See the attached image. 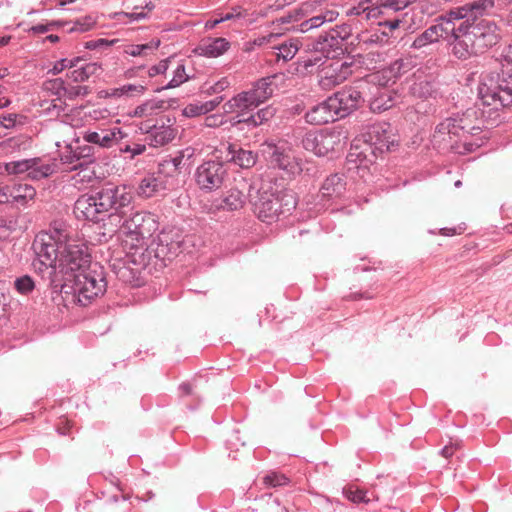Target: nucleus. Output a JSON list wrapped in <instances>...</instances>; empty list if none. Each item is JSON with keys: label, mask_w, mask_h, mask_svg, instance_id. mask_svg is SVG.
I'll return each instance as SVG.
<instances>
[{"label": "nucleus", "mask_w": 512, "mask_h": 512, "mask_svg": "<svg viewBox=\"0 0 512 512\" xmlns=\"http://www.w3.org/2000/svg\"><path fill=\"white\" fill-rule=\"evenodd\" d=\"M205 114L202 104H189L183 109V115L189 118Z\"/></svg>", "instance_id": "obj_55"}, {"label": "nucleus", "mask_w": 512, "mask_h": 512, "mask_svg": "<svg viewBox=\"0 0 512 512\" xmlns=\"http://www.w3.org/2000/svg\"><path fill=\"white\" fill-rule=\"evenodd\" d=\"M436 92L435 85L427 79H417L410 87V93L417 98L427 99Z\"/></svg>", "instance_id": "obj_35"}, {"label": "nucleus", "mask_w": 512, "mask_h": 512, "mask_svg": "<svg viewBox=\"0 0 512 512\" xmlns=\"http://www.w3.org/2000/svg\"><path fill=\"white\" fill-rule=\"evenodd\" d=\"M67 63H68L67 58H62V59L56 61L55 64L53 65V67L51 69H49L48 73H50L52 75H57V74L61 73L63 70H65L67 68Z\"/></svg>", "instance_id": "obj_64"}, {"label": "nucleus", "mask_w": 512, "mask_h": 512, "mask_svg": "<svg viewBox=\"0 0 512 512\" xmlns=\"http://www.w3.org/2000/svg\"><path fill=\"white\" fill-rule=\"evenodd\" d=\"M263 482L267 487H280L289 483V479L281 473L271 472L263 478Z\"/></svg>", "instance_id": "obj_44"}, {"label": "nucleus", "mask_w": 512, "mask_h": 512, "mask_svg": "<svg viewBox=\"0 0 512 512\" xmlns=\"http://www.w3.org/2000/svg\"><path fill=\"white\" fill-rule=\"evenodd\" d=\"M227 175L228 172L223 162L209 160L197 167L194 178L199 189L204 192H212L222 186Z\"/></svg>", "instance_id": "obj_11"}, {"label": "nucleus", "mask_w": 512, "mask_h": 512, "mask_svg": "<svg viewBox=\"0 0 512 512\" xmlns=\"http://www.w3.org/2000/svg\"><path fill=\"white\" fill-rule=\"evenodd\" d=\"M254 213L265 223L276 222L281 215H289L296 208L297 201L292 190L264 191L254 202Z\"/></svg>", "instance_id": "obj_6"}, {"label": "nucleus", "mask_w": 512, "mask_h": 512, "mask_svg": "<svg viewBox=\"0 0 512 512\" xmlns=\"http://www.w3.org/2000/svg\"><path fill=\"white\" fill-rule=\"evenodd\" d=\"M11 202L10 185L0 183V204Z\"/></svg>", "instance_id": "obj_63"}, {"label": "nucleus", "mask_w": 512, "mask_h": 512, "mask_svg": "<svg viewBox=\"0 0 512 512\" xmlns=\"http://www.w3.org/2000/svg\"><path fill=\"white\" fill-rule=\"evenodd\" d=\"M11 202L25 204L36 195V190L29 184H13L10 186Z\"/></svg>", "instance_id": "obj_32"}, {"label": "nucleus", "mask_w": 512, "mask_h": 512, "mask_svg": "<svg viewBox=\"0 0 512 512\" xmlns=\"http://www.w3.org/2000/svg\"><path fill=\"white\" fill-rule=\"evenodd\" d=\"M278 52L276 53L277 60L282 59L287 62L294 58L300 48V41L298 39H289L281 44L273 47Z\"/></svg>", "instance_id": "obj_33"}, {"label": "nucleus", "mask_w": 512, "mask_h": 512, "mask_svg": "<svg viewBox=\"0 0 512 512\" xmlns=\"http://www.w3.org/2000/svg\"><path fill=\"white\" fill-rule=\"evenodd\" d=\"M159 45H160L159 40H157L156 42H151V43H146V44H141V45H132L130 47V49L127 50L126 52L133 57L142 56V55L146 54L147 50L157 49L159 47Z\"/></svg>", "instance_id": "obj_47"}, {"label": "nucleus", "mask_w": 512, "mask_h": 512, "mask_svg": "<svg viewBox=\"0 0 512 512\" xmlns=\"http://www.w3.org/2000/svg\"><path fill=\"white\" fill-rule=\"evenodd\" d=\"M100 69L101 67L98 63H88L78 69H74L67 76L73 82H84L92 75H96Z\"/></svg>", "instance_id": "obj_37"}, {"label": "nucleus", "mask_w": 512, "mask_h": 512, "mask_svg": "<svg viewBox=\"0 0 512 512\" xmlns=\"http://www.w3.org/2000/svg\"><path fill=\"white\" fill-rule=\"evenodd\" d=\"M89 267H91V256L84 244H64L58 262L61 283L71 282Z\"/></svg>", "instance_id": "obj_8"}, {"label": "nucleus", "mask_w": 512, "mask_h": 512, "mask_svg": "<svg viewBox=\"0 0 512 512\" xmlns=\"http://www.w3.org/2000/svg\"><path fill=\"white\" fill-rule=\"evenodd\" d=\"M230 48V43L227 39L218 37L212 39L208 43H203L196 48L199 55L216 58L223 55Z\"/></svg>", "instance_id": "obj_26"}, {"label": "nucleus", "mask_w": 512, "mask_h": 512, "mask_svg": "<svg viewBox=\"0 0 512 512\" xmlns=\"http://www.w3.org/2000/svg\"><path fill=\"white\" fill-rule=\"evenodd\" d=\"M107 282L103 267L95 264L77 275L71 282L61 283L56 279L51 281V289L60 293L65 305H89L93 299L103 295Z\"/></svg>", "instance_id": "obj_3"}, {"label": "nucleus", "mask_w": 512, "mask_h": 512, "mask_svg": "<svg viewBox=\"0 0 512 512\" xmlns=\"http://www.w3.org/2000/svg\"><path fill=\"white\" fill-rule=\"evenodd\" d=\"M47 84L49 85L48 89L53 90L57 96H66L68 87L65 85V81L62 78L52 79L48 81Z\"/></svg>", "instance_id": "obj_53"}, {"label": "nucleus", "mask_w": 512, "mask_h": 512, "mask_svg": "<svg viewBox=\"0 0 512 512\" xmlns=\"http://www.w3.org/2000/svg\"><path fill=\"white\" fill-rule=\"evenodd\" d=\"M181 251V241L174 239L173 232L162 231L146 248L142 245L137 247L132 261L143 267L151 264L156 266L157 261L166 265L167 260L171 261Z\"/></svg>", "instance_id": "obj_5"}, {"label": "nucleus", "mask_w": 512, "mask_h": 512, "mask_svg": "<svg viewBox=\"0 0 512 512\" xmlns=\"http://www.w3.org/2000/svg\"><path fill=\"white\" fill-rule=\"evenodd\" d=\"M131 200L132 196L125 186L107 183L81 195L74 204V214L78 219L98 222L102 215L113 210L109 218L122 219L124 209L130 205Z\"/></svg>", "instance_id": "obj_2"}, {"label": "nucleus", "mask_w": 512, "mask_h": 512, "mask_svg": "<svg viewBox=\"0 0 512 512\" xmlns=\"http://www.w3.org/2000/svg\"><path fill=\"white\" fill-rule=\"evenodd\" d=\"M117 277L124 282H128L134 285H138L135 281V272L127 266L119 267L116 271Z\"/></svg>", "instance_id": "obj_54"}, {"label": "nucleus", "mask_w": 512, "mask_h": 512, "mask_svg": "<svg viewBox=\"0 0 512 512\" xmlns=\"http://www.w3.org/2000/svg\"><path fill=\"white\" fill-rule=\"evenodd\" d=\"M461 39L453 45V56L467 60L496 45L500 39L496 23L490 19L473 18L466 20V28Z\"/></svg>", "instance_id": "obj_4"}, {"label": "nucleus", "mask_w": 512, "mask_h": 512, "mask_svg": "<svg viewBox=\"0 0 512 512\" xmlns=\"http://www.w3.org/2000/svg\"><path fill=\"white\" fill-rule=\"evenodd\" d=\"M322 198L331 200L340 198L346 191V177L344 174L335 173L328 176L321 186Z\"/></svg>", "instance_id": "obj_22"}, {"label": "nucleus", "mask_w": 512, "mask_h": 512, "mask_svg": "<svg viewBox=\"0 0 512 512\" xmlns=\"http://www.w3.org/2000/svg\"><path fill=\"white\" fill-rule=\"evenodd\" d=\"M445 17H448V19H451L454 22L468 19H470V21L472 20L470 11L467 9V4L451 9L449 12L445 13Z\"/></svg>", "instance_id": "obj_46"}, {"label": "nucleus", "mask_w": 512, "mask_h": 512, "mask_svg": "<svg viewBox=\"0 0 512 512\" xmlns=\"http://www.w3.org/2000/svg\"><path fill=\"white\" fill-rule=\"evenodd\" d=\"M167 122L168 124L162 122L160 126L153 125L148 131L149 144L151 146L160 147L174 139L175 129L172 126L175 120L171 121L170 118H167Z\"/></svg>", "instance_id": "obj_23"}, {"label": "nucleus", "mask_w": 512, "mask_h": 512, "mask_svg": "<svg viewBox=\"0 0 512 512\" xmlns=\"http://www.w3.org/2000/svg\"><path fill=\"white\" fill-rule=\"evenodd\" d=\"M401 22H402V19L400 17H395V18H392V19H387V20H384V21H380L379 22V26L380 27H384V30L387 28L388 29L387 32L390 34V37H391L392 36V32L399 27Z\"/></svg>", "instance_id": "obj_58"}, {"label": "nucleus", "mask_w": 512, "mask_h": 512, "mask_svg": "<svg viewBox=\"0 0 512 512\" xmlns=\"http://www.w3.org/2000/svg\"><path fill=\"white\" fill-rule=\"evenodd\" d=\"M184 157H185V151H180L176 156L174 157H167V160L170 162V164H174V168H176L177 172L180 174L182 168L184 167Z\"/></svg>", "instance_id": "obj_60"}, {"label": "nucleus", "mask_w": 512, "mask_h": 512, "mask_svg": "<svg viewBox=\"0 0 512 512\" xmlns=\"http://www.w3.org/2000/svg\"><path fill=\"white\" fill-rule=\"evenodd\" d=\"M96 150L92 145L77 146L75 149L71 145H67L59 154L62 165L67 166V170L86 172L89 166L96 161Z\"/></svg>", "instance_id": "obj_13"}, {"label": "nucleus", "mask_w": 512, "mask_h": 512, "mask_svg": "<svg viewBox=\"0 0 512 512\" xmlns=\"http://www.w3.org/2000/svg\"><path fill=\"white\" fill-rule=\"evenodd\" d=\"M146 87L143 85L126 84L119 88L114 89V96L130 95L133 93L143 94Z\"/></svg>", "instance_id": "obj_48"}, {"label": "nucleus", "mask_w": 512, "mask_h": 512, "mask_svg": "<svg viewBox=\"0 0 512 512\" xmlns=\"http://www.w3.org/2000/svg\"><path fill=\"white\" fill-rule=\"evenodd\" d=\"M238 113H245L246 116L250 115L249 111L255 109L257 106L252 100L251 96L247 93V91H242L234 96Z\"/></svg>", "instance_id": "obj_40"}, {"label": "nucleus", "mask_w": 512, "mask_h": 512, "mask_svg": "<svg viewBox=\"0 0 512 512\" xmlns=\"http://www.w3.org/2000/svg\"><path fill=\"white\" fill-rule=\"evenodd\" d=\"M122 17H126L129 19L130 22H135V21H140L142 19H145L148 17V14L147 13H144V12H139V13H136V12H132V13H128V12H123V11H120V12H115L111 15V18L112 19H115V20H121Z\"/></svg>", "instance_id": "obj_51"}, {"label": "nucleus", "mask_w": 512, "mask_h": 512, "mask_svg": "<svg viewBox=\"0 0 512 512\" xmlns=\"http://www.w3.org/2000/svg\"><path fill=\"white\" fill-rule=\"evenodd\" d=\"M96 20L92 16H85L75 21L70 27L67 28L68 33L73 32H86L94 27Z\"/></svg>", "instance_id": "obj_42"}, {"label": "nucleus", "mask_w": 512, "mask_h": 512, "mask_svg": "<svg viewBox=\"0 0 512 512\" xmlns=\"http://www.w3.org/2000/svg\"><path fill=\"white\" fill-rule=\"evenodd\" d=\"M168 59L161 60L158 64L153 65L149 68L148 74L150 77H154L159 74H164L168 69Z\"/></svg>", "instance_id": "obj_59"}, {"label": "nucleus", "mask_w": 512, "mask_h": 512, "mask_svg": "<svg viewBox=\"0 0 512 512\" xmlns=\"http://www.w3.org/2000/svg\"><path fill=\"white\" fill-rule=\"evenodd\" d=\"M18 115L16 113H7L0 115V126L10 129L16 125Z\"/></svg>", "instance_id": "obj_57"}, {"label": "nucleus", "mask_w": 512, "mask_h": 512, "mask_svg": "<svg viewBox=\"0 0 512 512\" xmlns=\"http://www.w3.org/2000/svg\"><path fill=\"white\" fill-rule=\"evenodd\" d=\"M329 99L338 119L350 115L364 102L361 92L352 86L344 87Z\"/></svg>", "instance_id": "obj_15"}, {"label": "nucleus", "mask_w": 512, "mask_h": 512, "mask_svg": "<svg viewBox=\"0 0 512 512\" xmlns=\"http://www.w3.org/2000/svg\"><path fill=\"white\" fill-rule=\"evenodd\" d=\"M352 63L347 61H334L323 68L321 83L323 85H339L352 73Z\"/></svg>", "instance_id": "obj_18"}, {"label": "nucleus", "mask_w": 512, "mask_h": 512, "mask_svg": "<svg viewBox=\"0 0 512 512\" xmlns=\"http://www.w3.org/2000/svg\"><path fill=\"white\" fill-rule=\"evenodd\" d=\"M347 132L342 128H324L309 130L301 137L302 147L316 156L342 151L347 144Z\"/></svg>", "instance_id": "obj_7"}, {"label": "nucleus", "mask_w": 512, "mask_h": 512, "mask_svg": "<svg viewBox=\"0 0 512 512\" xmlns=\"http://www.w3.org/2000/svg\"><path fill=\"white\" fill-rule=\"evenodd\" d=\"M33 268L37 274H39L43 279H49V286L51 287V281L56 279L60 280V274L57 264H48L46 261L39 259L36 256V259L32 263Z\"/></svg>", "instance_id": "obj_31"}, {"label": "nucleus", "mask_w": 512, "mask_h": 512, "mask_svg": "<svg viewBox=\"0 0 512 512\" xmlns=\"http://www.w3.org/2000/svg\"><path fill=\"white\" fill-rule=\"evenodd\" d=\"M154 174L157 177H162V181H167V184L170 183L169 190H173L178 184L177 177L179 173L176 168H174V164H170L167 158L163 159L158 164V170Z\"/></svg>", "instance_id": "obj_30"}, {"label": "nucleus", "mask_w": 512, "mask_h": 512, "mask_svg": "<svg viewBox=\"0 0 512 512\" xmlns=\"http://www.w3.org/2000/svg\"><path fill=\"white\" fill-rule=\"evenodd\" d=\"M330 34L334 38H337V40H339V43L341 45H343V42L346 39H348L351 34V28L349 25H346V24L341 25V26H336L335 28L330 30Z\"/></svg>", "instance_id": "obj_49"}, {"label": "nucleus", "mask_w": 512, "mask_h": 512, "mask_svg": "<svg viewBox=\"0 0 512 512\" xmlns=\"http://www.w3.org/2000/svg\"><path fill=\"white\" fill-rule=\"evenodd\" d=\"M276 114V109L268 105L260 110H258L256 113L250 114L247 116L248 121V129L256 128L262 124L267 123L269 120H271Z\"/></svg>", "instance_id": "obj_34"}, {"label": "nucleus", "mask_w": 512, "mask_h": 512, "mask_svg": "<svg viewBox=\"0 0 512 512\" xmlns=\"http://www.w3.org/2000/svg\"><path fill=\"white\" fill-rule=\"evenodd\" d=\"M225 149L226 161L241 169H250L254 167L258 161L257 152L244 149L237 143H227L225 145Z\"/></svg>", "instance_id": "obj_17"}, {"label": "nucleus", "mask_w": 512, "mask_h": 512, "mask_svg": "<svg viewBox=\"0 0 512 512\" xmlns=\"http://www.w3.org/2000/svg\"><path fill=\"white\" fill-rule=\"evenodd\" d=\"M305 118L308 123L314 125H322L338 119L336 114H334V109L331 106L329 97L325 101L312 107L306 113Z\"/></svg>", "instance_id": "obj_20"}, {"label": "nucleus", "mask_w": 512, "mask_h": 512, "mask_svg": "<svg viewBox=\"0 0 512 512\" xmlns=\"http://www.w3.org/2000/svg\"><path fill=\"white\" fill-rule=\"evenodd\" d=\"M166 190H169L167 181H162V177H157L154 173L145 176L138 186V194L145 198H150Z\"/></svg>", "instance_id": "obj_24"}, {"label": "nucleus", "mask_w": 512, "mask_h": 512, "mask_svg": "<svg viewBox=\"0 0 512 512\" xmlns=\"http://www.w3.org/2000/svg\"><path fill=\"white\" fill-rule=\"evenodd\" d=\"M494 7V0H476L472 3L467 4V9H469L472 19L478 18V14H482Z\"/></svg>", "instance_id": "obj_43"}, {"label": "nucleus", "mask_w": 512, "mask_h": 512, "mask_svg": "<svg viewBox=\"0 0 512 512\" xmlns=\"http://www.w3.org/2000/svg\"><path fill=\"white\" fill-rule=\"evenodd\" d=\"M275 77L276 76L261 78L253 84L251 89L247 90V93L251 96L257 107L273 95L274 88L272 79Z\"/></svg>", "instance_id": "obj_25"}, {"label": "nucleus", "mask_w": 512, "mask_h": 512, "mask_svg": "<svg viewBox=\"0 0 512 512\" xmlns=\"http://www.w3.org/2000/svg\"><path fill=\"white\" fill-rule=\"evenodd\" d=\"M389 39H390V34L386 30H382L381 32L375 31L374 33H372L370 35L369 39L366 41L370 42V43L384 44V43H388Z\"/></svg>", "instance_id": "obj_56"}, {"label": "nucleus", "mask_w": 512, "mask_h": 512, "mask_svg": "<svg viewBox=\"0 0 512 512\" xmlns=\"http://www.w3.org/2000/svg\"><path fill=\"white\" fill-rule=\"evenodd\" d=\"M227 121L224 120V117L222 115L213 114L210 116H207L205 119V125L207 127H219L223 124H225Z\"/></svg>", "instance_id": "obj_61"}, {"label": "nucleus", "mask_w": 512, "mask_h": 512, "mask_svg": "<svg viewBox=\"0 0 512 512\" xmlns=\"http://www.w3.org/2000/svg\"><path fill=\"white\" fill-rule=\"evenodd\" d=\"M4 169L9 175H21L27 173L32 180L44 179L57 171V164L41 163L40 158H29L11 161L4 164Z\"/></svg>", "instance_id": "obj_12"}, {"label": "nucleus", "mask_w": 512, "mask_h": 512, "mask_svg": "<svg viewBox=\"0 0 512 512\" xmlns=\"http://www.w3.org/2000/svg\"><path fill=\"white\" fill-rule=\"evenodd\" d=\"M152 111L150 110V107L148 105V102H144L143 104L141 105H138L134 111L131 113L132 116L134 117H145V116H149V115H152Z\"/></svg>", "instance_id": "obj_62"}, {"label": "nucleus", "mask_w": 512, "mask_h": 512, "mask_svg": "<svg viewBox=\"0 0 512 512\" xmlns=\"http://www.w3.org/2000/svg\"><path fill=\"white\" fill-rule=\"evenodd\" d=\"M127 135L120 128H113L109 130L100 131V148H110L114 145H119L121 140Z\"/></svg>", "instance_id": "obj_36"}, {"label": "nucleus", "mask_w": 512, "mask_h": 512, "mask_svg": "<svg viewBox=\"0 0 512 512\" xmlns=\"http://www.w3.org/2000/svg\"><path fill=\"white\" fill-rule=\"evenodd\" d=\"M395 105V98L389 90H379L370 100L369 107L374 113H381Z\"/></svg>", "instance_id": "obj_28"}, {"label": "nucleus", "mask_w": 512, "mask_h": 512, "mask_svg": "<svg viewBox=\"0 0 512 512\" xmlns=\"http://www.w3.org/2000/svg\"><path fill=\"white\" fill-rule=\"evenodd\" d=\"M362 137L375 156L392 151L398 145L395 129L388 122H375L367 125Z\"/></svg>", "instance_id": "obj_9"}, {"label": "nucleus", "mask_w": 512, "mask_h": 512, "mask_svg": "<svg viewBox=\"0 0 512 512\" xmlns=\"http://www.w3.org/2000/svg\"><path fill=\"white\" fill-rule=\"evenodd\" d=\"M14 289L21 295H30L35 290V281L30 275H22L14 280Z\"/></svg>", "instance_id": "obj_38"}, {"label": "nucleus", "mask_w": 512, "mask_h": 512, "mask_svg": "<svg viewBox=\"0 0 512 512\" xmlns=\"http://www.w3.org/2000/svg\"><path fill=\"white\" fill-rule=\"evenodd\" d=\"M312 50L321 53L328 59H335L344 53L343 45L330 34V31L321 34L313 41Z\"/></svg>", "instance_id": "obj_19"}, {"label": "nucleus", "mask_w": 512, "mask_h": 512, "mask_svg": "<svg viewBox=\"0 0 512 512\" xmlns=\"http://www.w3.org/2000/svg\"><path fill=\"white\" fill-rule=\"evenodd\" d=\"M91 89L88 86H70L66 91V97L73 100L77 97H85L90 94Z\"/></svg>", "instance_id": "obj_50"}, {"label": "nucleus", "mask_w": 512, "mask_h": 512, "mask_svg": "<svg viewBox=\"0 0 512 512\" xmlns=\"http://www.w3.org/2000/svg\"><path fill=\"white\" fill-rule=\"evenodd\" d=\"M344 495L348 500L353 503H368L370 498L367 496V491L361 489H353L351 487L344 489Z\"/></svg>", "instance_id": "obj_45"}, {"label": "nucleus", "mask_w": 512, "mask_h": 512, "mask_svg": "<svg viewBox=\"0 0 512 512\" xmlns=\"http://www.w3.org/2000/svg\"><path fill=\"white\" fill-rule=\"evenodd\" d=\"M416 0H383L379 5V13L384 14V10H392L394 12L402 11Z\"/></svg>", "instance_id": "obj_41"}, {"label": "nucleus", "mask_w": 512, "mask_h": 512, "mask_svg": "<svg viewBox=\"0 0 512 512\" xmlns=\"http://www.w3.org/2000/svg\"><path fill=\"white\" fill-rule=\"evenodd\" d=\"M119 150L123 153H130L131 158L145 152L146 146L140 143H133L132 145L120 143Z\"/></svg>", "instance_id": "obj_52"}, {"label": "nucleus", "mask_w": 512, "mask_h": 512, "mask_svg": "<svg viewBox=\"0 0 512 512\" xmlns=\"http://www.w3.org/2000/svg\"><path fill=\"white\" fill-rule=\"evenodd\" d=\"M246 194L238 187L231 188L223 197L220 208L235 211L242 208L246 202Z\"/></svg>", "instance_id": "obj_29"}, {"label": "nucleus", "mask_w": 512, "mask_h": 512, "mask_svg": "<svg viewBox=\"0 0 512 512\" xmlns=\"http://www.w3.org/2000/svg\"><path fill=\"white\" fill-rule=\"evenodd\" d=\"M269 162L274 168H279L288 175L295 176L302 172L300 160L292 153L275 145L268 144Z\"/></svg>", "instance_id": "obj_16"}, {"label": "nucleus", "mask_w": 512, "mask_h": 512, "mask_svg": "<svg viewBox=\"0 0 512 512\" xmlns=\"http://www.w3.org/2000/svg\"><path fill=\"white\" fill-rule=\"evenodd\" d=\"M62 234L59 231L54 233H41L36 236L33 242V250L35 255L48 262V264H56L59 262L64 244L61 240Z\"/></svg>", "instance_id": "obj_14"}, {"label": "nucleus", "mask_w": 512, "mask_h": 512, "mask_svg": "<svg viewBox=\"0 0 512 512\" xmlns=\"http://www.w3.org/2000/svg\"><path fill=\"white\" fill-rule=\"evenodd\" d=\"M435 22L439 28H442L443 39L448 42L453 52L454 43H457V40L462 38L461 34L464 33L466 28V20L456 26L454 21L445 17V14H442L435 19Z\"/></svg>", "instance_id": "obj_21"}, {"label": "nucleus", "mask_w": 512, "mask_h": 512, "mask_svg": "<svg viewBox=\"0 0 512 512\" xmlns=\"http://www.w3.org/2000/svg\"><path fill=\"white\" fill-rule=\"evenodd\" d=\"M188 80V76L185 72V66L184 65H178L177 68L174 71L173 78L167 83V85L158 87L155 89V92H161L166 89H171L180 86L184 82Z\"/></svg>", "instance_id": "obj_39"}, {"label": "nucleus", "mask_w": 512, "mask_h": 512, "mask_svg": "<svg viewBox=\"0 0 512 512\" xmlns=\"http://www.w3.org/2000/svg\"><path fill=\"white\" fill-rule=\"evenodd\" d=\"M118 221L121 222L120 228L123 232L132 240L141 242L140 246H143L144 240L150 238L158 229L155 215L145 211H135L127 217L124 213L123 218Z\"/></svg>", "instance_id": "obj_10"}, {"label": "nucleus", "mask_w": 512, "mask_h": 512, "mask_svg": "<svg viewBox=\"0 0 512 512\" xmlns=\"http://www.w3.org/2000/svg\"><path fill=\"white\" fill-rule=\"evenodd\" d=\"M442 28H439L435 22L433 25L425 29L419 34L411 44L413 49H421L427 45L437 43L440 39H443Z\"/></svg>", "instance_id": "obj_27"}, {"label": "nucleus", "mask_w": 512, "mask_h": 512, "mask_svg": "<svg viewBox=\"0 0 512 512\" xmlns=\"http://www.w3.org/2000/svg\"><path fill=\"white\" fill-rule=\"evenodd\" d=\"M512 104V73L502 70L482 77L478 87L477 109H467L440 122L432 135V141L442 149L465 154L481 147L483 141L476 136L481 128L473 124L478 113L485 122L501 121L500 111Z\"/></svg>", "instance_id": "obj_1"}]
</instances>
